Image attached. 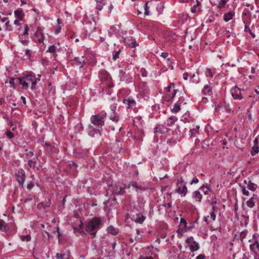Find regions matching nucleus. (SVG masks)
I'll use <instances>...</instances> for the list:
<instances>
[{"mask_svg":"<svg viewBox=\"0 0 259 259\" xmlns=\"http://www.w3.org/2000/svg\"><path fill=\"white\" fill-rule=\"evenodd\" d=\"M36 83H37L36 80L35 79H33V80L31 82V89L32 90H33V89H34L35 88Z\"/></svg>","mask_w":259,"mask_h":259,"instance_id":"052dcab7","label":"nucleus"},{"mask_svg":"<svg viewBox=\"0 0 259 259\" xmlns=\"http://www.w3.org/2000/svg\"><path fill=\"white\" fill-rule=\"evenodd\" d=\"M119 77L120 80L123 81L126 83L131 82L133 80L132 76L129 74L128 72H126L125 71L120 70L119 71Z\"/></svg>","mask_w":259,"mask_h":259,"instance_id":"1a4fd4ad","label":"nucleus"},{"mask_svg":"<svg viewBox=\"0 0 259 259\" xmlns=\"http://www.w3.org/2000/svg\"><path fill=\"white\" fill-rule=\"evenodd\" d=\"M218 203L217 202L216 200H213L211 202V205H212L213 212H217L218 211L219 207L218 206Z\"/></svg>","mask_w":259,"mask_h":259,"instance_id":"e433bc0d","label":"nucleus"},{"mask_svg":"<svg viewBox=\"0 0 259 259\" xmlns=\"http://www.w3.org/2000/svg\"><path fill=\"white\" fill-rule=\"evenodd\" d=\"M177 189L176 190V192L180 194H183L184 196H186L187 193V188L185 185L179 186L177 184Z\"/></svg>","mask_w":259,"mask_h":259,"instance_id":"4468645a","label":"nucleus"},{"mask_svg":"<svg viewBox=\"0 0 259 259\" xmlns=\"http://www.w3.org/2000/svg\"><path fill=\"white\" fill-rule=\"evenodd\" d=\"M241 192H242L243 194L245 196H249V191L246 190V188L244 186H240Z\"/></svg>","mask_w":259,"mask_h":259,"instance_id":"37998d69","label":"nucleus"},{"mask_svg":"<svg viewBox=\"0 0 259 259\" xmlns=\"http://www.w3.org/2000/svg\"><path fill=\"white\" fill-rule=\"evenodd\" d=\"M175 84L174 83H170L169 85L166 88L167 92H170L171 89H174Z\"/></svg>","mask_w":259,"mask_h":259,"instance_id":"6e6d98bb","label":"nucleus"},{"mask_svg":"<svg viewBox=\"0 0 259 259\" xmlns=\"http://www.w3.org/2000/svg\"><path fill=\"white\" fill-rule=\"evenodd\" d=\"M28 164L30 167H34L35 163L32 160L29 159L28 161Z\"/></svg>","mask_w":259,"mask_h":259,"instance_id":"bf43d9fd","label":"nucleus"},{"mask_svg":"<svg viewBox=\"0 0 259 259\" xmlns=\"http://www.w3.org/2000/svg\"><path fill=\"white\" fill-rule=\"evenodd\" d=\"M199 126L197 125L195 127L191 129L189 131L190 137H195L198 134Z\"/></svg>","mask_w":259,"mask_h":259,"instance_id":"393cba45","label":"nucleus"},{"mask_svg":"<svg viewBox=\"0 0 259 259\" xmlns=\"http://www.w3.org/2000/svg\"><path fill=\"white\" fill-rule=\"evenodd\" d=\"M87 130H88V134L91 137H94L95 134H97L99 132V130H98L97 128H95L91 124H89L88 125Z\"/></svg>","mask_w":259,"mask_h":259,"instance_id":"dca6fc26","label":"nucleus"},{"mask_svg":"<svg viewBox=\"0 0 259 259\" xmlns=\"http://www.w3.org/2000/svg\"><path fill=\"white\" fill-rule=\"evenodd\" d=\"M102 220L103 219L100 217L93 218L85 224V231L92 238H95L98 230L102 226Z\"/></svg>","mask_w":259,"mask_h":259,"instance_id":"f03ea898","label":"nucleus"},{"mask_svg":"<svg viewBox=\"0 0 259 259\" xmlns=\"http://www.w3.org/2000/svg\"><path fill=\"white\" fill-rule=\"evenodd\" d=\"M244 23L246 24L244 28V31L248 32L252 36V37L254 38L255 37V34L252 32L249 26L247 25V23H246L245 21H244Z\"/></svg>","mask_w":259,"mask_h":259,"instance_id":"473e14b6","label":"nucleus"},{"mask_svg":"<svg viewBox=\"0 0 259 259\" xmlns=\"http://www.w3.org/2000/svg\"><path fill=\"white\" fill-rule=\"evenodd\" d=\"M168 119L171 121V123H169V122L168 121V122H167V125L170 126L177 120V118L175 116H171Z\"/></svg>","mask_w":259,"mask_h":259,"instance_id":"a19ab883","label":"nucleus"},{"mask_svg":"<svg viewBox=\"0 0 259 259\" xmlns=\"http://www.w3.org/2000/svg\"><path fill=\"white\" fill-rule=\"evenodd\" d=\"M247 232H248L247 231L244 230V231H242L240 233L239 238L242 242H243V239L246 237V236L247 234Z\"/></svg>","mask_w":259,"mask_h":259,"instance_id":"79ce46f5","label":"nucleus"},{"mask_svg":"<svg viewBox=\"0 0 259 259\" xmlns=\"http://www.w3.org/2000/svg\"><path fill=\"white\" fill-rule=\"evenodd\" d=\"M19 83L22 85L23 88L24 89H27L28 87V84L26 82V81L24 79L23 77H20L18 78Z\"/></svg>","mask_w":259,"mask_h":259,"instance_id":"c85d7f7f","label":"nucleus"},{"mask_svg":"<svg viewBox=\"0 0 259 259\" xmlns=\"http://www.w3.org/2000/svg\"><path fill=\"white\" fill-rule=\"evenodd\" d=\"M162 131L161 128H160L159 126H158L154 128V133H161Z\"/></svg>","mask_w":259,"mask_h":259,"instance_id":"0e129e2a","label":"nucleus"},{"mask_svg":"<svg viewBox=\"0 0 259 259\" xmlns=\"http://www.w3.org/2000/svg\"><path fill=\"white\" fill-rule=\"evenodd\" d=\"M117 28L115 26H111L110 28V29L108 31V34L110 36H111L112 34H116Z\"/></svg>","mask_w":259,"mask_h":259,"instance_id":"2f4dec72","label":"nucleus"},{"mask_svg":"<svg viewBox=\"0 0 259 259\" xmlns=\"http://www.w3.org/2000/svg\"><path fill=\"white\" fill-rule=\"evenodd\" d=\"M109 118L115 122H118L119 119V117L117 113L114 114V117H109Z\"/></svg>","mask_w":259,"mask_h":259,"instance_id":"a18cd8bd","label":"nucleus"},{"mask_svg":"<svg viewBox=\"0 0 259 259\" xmlns=\"http://www.w3.org/2000/svg\"><path fill=\"white\" fill-rule=\"evenodd\" d=\"M107 113L104 111H102L99 113L93 115L91 117V122L96 126H102L104 125V118L106 117Z\"/></svg>","mask_w":259,"mask_h":259,"instance_id":"7ed1b4c3","label":"nucleus"},{"mask_svg":"<svg viewBox=\"0 0 259 259\" xmlns=\"http://www.w3.org/2000/svg\"><path fill=\"white\" fill-rule=\"evenodd\" d=\"M181 106L179 103H175L174 108L171 109V112L172 113L178 112L181 109Z\"/></svg>","mask_w":259,"mask_h":259,"instance_id":"7c9ffc66","label":"nucleus"},{"mask_svg":"<svg viewBox=\"0 0 259 259\" xmlns=\"http://www.w3.org/2000/svg\"><path fill=\"white\" fill-rule=\"evenodd\" d=\"M7 229V224L3 220H0V230L6 231Z\"/></svg>","mask_w":259,"mask_h":259,"instance_id":"f704fd0d","label":"nucleus"},{"mask_svg":"<svg viewBox=\"0 0 259 259\" xmlns=\"http://www.w3.org/2000/svg\"><path fill=\"white\" fill-rule=\"evenodd\" d=\"M19 40L24 46H27L29 42V40L28 39H23L20 36L19 37Z\"/></svg>","mask_w":259,"mask_h":259,"instance_id":"de8ad7c7","label":"nucleus"},{"mask_svg":"<svg viewBox=\"0 0 259 259\" xmlns=\"http://www.w3.org/2000/svg\"><path fill=\"white\" fill-rule=\"evenodd\" d=\"M24 79L28 83V84L31 83V82L35 79V77L32 75H27L23 76Z\"/></svg>","mask_w":259,"mask_h":259,"instance_id":"cd10ccee","label":"nucleus"},{"mask_svg":"<svg viewBox=\"0 0 259 259\" xmlns=\"http://www.w3.org/2000/svg\"><path fill=\"white\" fill-rule=\"evenodd\" d=\"M123 103L127 105V109L133 110L135 112L138 111L136 102L132 97H130L127 99H123Z\"/></svg>","mask_w":259,"mask_h":259,"instance_id":"423d86ee","label":"nucleus"},{"mask_svg":"<svg viewBox=\"0 0 259 259\" xmlns=\"http://www.w3.org/2000/svg\"><path fill=\"white\" fill-rule=\"evenodd\" d=\"M187 222L184 219L181 218L180 220V226L182 229H185L187 227Z\"/></svg>","mask_w":259,"mask_h":259,"instance_id":"ea45409f","label":"nucleus"},{"mask_svg":"<svg viewBox=\"0 0 259 259\" xmlns=\"http://www.w3.org/2000/svg\"><path fill=\"white\" fill-rule=\"evenodd\" d=\"M61 29V26L60 25H58L55 27V32L56 34H58Z\"/></svg>","mask_w":259,"mask_h":259,"instance_id":"13d9d810","label":"nucleus"},{"mask_svg":"<svg viewBox=\"0 0 259 259\" xmlns=\"http://www.w3.org/2000/svg\"><path fill=\"white\" fill-rule=\"evenodd\" d=\"M131 186L133 187H135L137 188L136 191L138 192L137 189H139L140 190H142V188L141 186H139L138 185L136 182H133L131 184Z\"/></svg>","mask_w":259,"mask_h":259,"instance_id":"4d7b16f0","label":"nucleus"},{"mask_svg":"<svg viewBox=\"0 0 259 259\" xmlns=\"http://www.w3.org/2000/svg\"><path fill=\"white\" fill-rule=\"evenodd\" d=\"M186 242L192 252L196 251L199 248V243L195 241L192 237L188 238Z\"/></svg>","mask_w":259,"mask_h":259,"instance_id":"0eeeda50","label":"nucleus"},{"mask_svg":"<svg viewBox=\"0 0 259 259\" xmlns=\"http://www.w3.org/2000/svg\"><path fill=\"white\" fill-rule=\"evenodd\" d=\"M177 103H179L180 105H181L182 103L184 104H186V103L185 102V99L184 97L183 96H181L179 98V100L177 102Z\"/></svg>","mask_w":259,"mask_h":259,"instance_id":"864d4df0","label":"nucleus"},{"mask_svg":"<svg viewBox=\"0 0 259 259\" xmlns=\"http://www.w3.org/2000/svg\"><path fill=\"white\" fill-rule=\"evenodd\" d=\"M124 189V187L119 186L115 184L111 186L110 188L107 191L106 195H108L109 191H110L113 195H123L125 193Z\"/></svg>","mask_w":259,"mask_h":259,"instance_id":"20e7f679","label":"nucleus"},{"mask_svg":"<svg viewBox=\"0 0 259 259\" xmlns=\"http://www.w3.org/2000/svg\"><path fill=\"white\" fill-rule=\"evenodd\" d=\"M199 189L202 190L205 194H208V192L210 191V188L207 186L204 185L200 187Z\"/></svg>","mask_w":259,"mask_h":259,"instance_id":"c9c22d12","label":"nucleus"},{"mask_svg":"<svg viewBox=\"0 0 259 259\" xmlns=\"http://www.w3.org/2000/svg\"><path fill=\"white\" fill-rule=\"evenodd\" d=\"M137 202H141L139 208L135 206L130 213L127 214L126 217H128L132 221L137 223L142 224L146 219V217L143 214L144 200L143 199H138Z\"/></svg>","mask_w":259,"mask_h":259,"instance_id":"f257e3e1","label":"nucleus"},{"mask_svg":"<svg viewBox=\"0 0 259 259\" xmlns=\"http://www.w3.org/2000/svg\"><path fill=\"white\" fill-rule=\"evenodd\" d=\"M107 231L108 233L111 234L112 235L115 236L119 233V230L118 228H115L113 226H109L107 228Z\"/></svg>","mask_w":259,"mask_h":259,"instance_id":"a211bd4d","label":"nucleus"},{"mask_svg":"<svg viewBox=\"0 0 259 259\" xmlns=\"http://www.w3.org/2000/svg\"><path fill=\"white\" fill-rule=\"evenodd\" d=\"M7 137L10 138V139H11V138H13L14 137V134L12 132H11L10 131H8L7 132V134H6Z\"/></svg>","mask_w":259,"mask_h":259,"instance_id":"69168bd1","label":"nucleus"},{"mask_svg":"<svg viewBox=\"0 0 259 259\" xmlns=\"http://www.w3.org/2000/svg\"><path fill=\"white\" fill-rule=\"evenodd\" d=\"M21 240L23 241H30L31 240V236L29 235H25V236H22L21 237Z\"/></svg>","mask_w":259,"mask_h":259,"instance_id":"09e8293b","label":"nucleus"},{"mask_svg":"<svg viewBox=\"0 0 259 259\" xmlns=\"http://www.w3.org/2000/svg\"><path fill=\"white\" fill-rule=\"evenodd\" d=\"M255 196V194H253V196L249 198L246 201V205L249 208H252L254 206L255 202L254 201V197Z\"/></svg>","mask_w":259,"mask_h":259,"instance_id":"b1692460","label":"nucleus"},{"mask_svg":"<svg viewBox=\"0 0 259 259\" xmlns=\"http://www.w3.org/2000/svg\"><path fill=\"white\" fill-rule=\"evenodd\" d=\"M5 27H6L7 30H8L9 31L12 30L11 26L9 25V21H7L6 22Z\"/></svg>","mask_w":259,"mask_h":259,"instance_id":"680f3d73","label":"nucleus"},{"mask_svg":"<svg viewBox=\"0 0 259 259\" xmlns=\"http://www.w3.org/2000/svg\"><path fill=\"white\" fill-rule=\"evenodd\" d=\"M124 44L132 48H135L138 44L136 42L135 39L132 36L126 37L123 38Z\"/></svg>","mask_w":259,"mask_h":259,"instance_id":"9b49d317","label":"nucleus"},{"mask_svg":"<svg viewBox=\"0 0 259 259\" xmlns=\"http://www.w3.org/2000/svg\"><path fill=\"white\" fill-rule=\"evenodd\" d=\"M16 179L20 186L23 187L25 180V175L24 170L22 169H19L15 174Z\"/></svg>","mask_w":259,"mask_h":259,"instance_id":"6e6552de","label":"nucleus"},{"mask_svg":"<svg viewBox=\"0 0 259 259\" xmlns=\"http://www.w3.org/2000/svg\"><path fill=\"white\" fill-rule=\"evenodd\" d=\"M244 183L247 184V188L252 191H254L257 189V185L251 182L250 181H249L247 183V181L244 180Z\"/></svg>","mask_w":259,"mask_h":259,"instance_id":"aec40b11","label":"nucleus"},{"mask_svg":"<svg viewBox=\"0 0 259 259\" xmlns=\"http://www.w3.org/2000/svg\"><path fill=\"white\" fill-rule=\"evenodd\" d=\"M202 92L205 95L210 96L212 93L211 88L208 85H206L204 87Z\"/></svg>","mask_w":259,"mask_h":259,"instance_id":"5701e85b","label":"nucleus"},{"mask_svg":"<svg viewBox=\"0 0 259 259\" xmlns=\"http://www.w3.org/2000/svg\"><path fill=\"white\" fill-rule=\"evenodd\" d=\"M57 259H67L68 257L65 254H62L59 253H57L56 255Z\"/></svg>","mask_w":259,"mask_h":259,"instance_id":"c03bdc74","label":"nucleus"},{"mask_svg":"<svg viewBox=\"0 0 259 259\" xmlns=\"http://www.w3.org/2000/svg\"><path fill=\"white\" fill-rule=\"evenodd\" d=\"M121 50L119 49L117 51H114L113 52V59L115 60L119 58V55L120 53Z\"/></svg>","mask_w":259,"mask_h":259,"instance_id":"58836bf2","label":"nucleus"},{"mask_svg":"<svg viewBox=\"0 0 259 259\" xmlns=\"http://www.w3.org/2000/svg\"><path fill=\"white\" fill-rule=\"evenodd\" d=\"M199 182L198 179L197 178V177H195L193 178L192 180L191 181L190 184L192 185L193 184H197Z\"/></svg>","mask_w":259,"mask_h":259,"instance_id":"e2e57ef3","label":"nucleus"},{"mask_svg":"<svg viewBox=\"0 0 259 259\" xmlns=\"http://www.w3.org/2000/svg\"><path fill=\"white\" fill-rule=\"evenodd\" d=\"M96 2V9L98 11H101L104 6L108 3L107 0H95Z\"/></svg>","mask_w":259,"mask_h":259,"instance_id":"f3484780","label":"nucleus"},{"mask_svg":"<svg viewBox=\"0 0 259 259\" xmlns=\"http://www.w3.org/2000/svg\"><path fill=\"white\" fill-rule=\"evenodd\" d=\"M56 50V47L55 45L51 46L48 50L47 51V52H49L51 53H55Z\"/></svg>","mask_w":259,"mask_h":259,"instance_id":"49530a36","label":"nucleus"},{"mask_svg":"<svg viewBox=\"0 0 259 259\" xmlns=\"http://www.w3.org/2000/svg\"><path fill=\"white\" fill-rule=\"evenodd\" d=\"M231 93L234 99L240 100L243 99L241 93V89L236 85L231 89Z\"/></svg>","mask_w":259,"mask_h":259,"instance_id":"9d476101","label":"nucleus"},{"mask_svg":"<svg viewBox=\"0 0 259 259\" xmlns=\"http://www.w3.org/2000/svg\"><path fill=\"white\" fill-rule=\"evenodd\" d=\"M45 144L46 145V150L48 152H51L52 154L58 153V149L56 146L49 145L46 143Z\"/></svg>","mask_w":259,"mask_h":259,"instance_id":"2eb2a0df","label":"nucleus"},{"mask_svg":"<svg viewBox=\"0 0 259 259\" xmlns=\"http://www.w3.org/2000/svg\"><path fill=\"white\" fill-rule=\"evenodd\" d=\"M71 62L73 65L79 66V68H82L84 64L83 57L80 58L75 57L74 59L71 60Z\"/></svg>","mask_w":259,"mask_h":259,"instance_id":"ddd939ff","label":"nucleus"},{"mask_svg":"<svg viewBox=\"0 0 259 259\" xmlns=\"http://www.w3.org/2000/svg\"><path fill=\"white\" fill-rule=\"evenodd\" d=\"M25 152L24 155L27 159H29L33 156V152L31 151H29L27 149L25 150Z\"/></svg>","mask_w":259,"mask_h":259,"instance_id":"4c0bfd02","label":"nucleus"},{"mask_svg":"<svg viewBox=\"0 0 259 259\" xmlns=\"http://www.w3.org/2000/svg\"><path fill=\"white\" fill-rule=\"evenodd\" d=\"M193 197L197 201L200 202L201 201L202 195L198 191H195L193 192Z\"/></svg>","mask_w":259,"mask_h":259,"instance_id":"a878e982","label":"nucleus"},{"mask_svg":"<svg viewBox=\"0 0 259 259\" xmlns=\"http://www.w3.org/2000/svg\"><path fill=\"white\" fill-rule=\"evenodd\" d=\"M203 220L207 224H209L210 223L215 220V214L213 212H212L210 214V216L208 215L207 217H205Z\"/></svg>","mask_w":259,"mask_h":259,"instance_id":"6ab92c4d","label":"nucleus"},{"mask_svg":"<svg viewBox=\"0 0 259 259\" xmlns=\"http://www.w3.org/2000/svg\"><path fill=\"white\" fill-rule=\"evenodd\" d=\"M140 91L144 94H146L148 92V89L147 84L145 82H141L139 85Z\"/></svg>","mask_w":259,"mask_h":259,"instance_id":"4be33fe9","label":"nucleus"},{"mask_svg":"<svg viewBox=\"0 0 259 259\" xmlns=\"http://www.w3.org/2000/svg\"><path fill=\"white\" fill-rule=\"evenodd\" d=\"M162 205L165 208H170L171 207V203L164 202L163 203Z\"/></svg>","mask_w":259,"mask_h":259,"instance_id":"774afa93","label":"nucleus"},{"mask_svg":"<svg viewBox=\"0 0 259 259\" xmlns=\"http://www.w3.org/2000/svg\"><path fill=\"white\" fill-rule=\"evenodd\" d=\"M258 237V235L257 234H254L252 236V238L248 240L249 242L250 243L249 245L250 249L253 253L259 249Z\"/></svg>","mask_w":259,"mask_h":259,"instance_id":"39448f33","label":"nucleus"},{"mask_svg":"<svg viewBox=\"0 0 259 259\" xmlns=\"http://www.w3.org/2000/svg\"><path fill=\"white\" fill-rule=\"evenodd\" d=\"M14 14L15 17L19 20H22L24 17V14L21 10H17L15 11Z\"/></svg>","mask_w":259,"mask_h":259,"instance_id":"bb28decb","label":"nucleus"},{"mask_svg":"<svg viewBox=\"0 0 259 259\" xmlns=\"http://www.w3.org/2000/svg\"><path fill=\"white\" fill-rule=\"evenodd\" d=\"M254 259H259V249L253 253Z\"/></svg>","mask_w":259,"mask_h":259,"instance_id":"338daca9","label":"nucleus"},{"mask_svg":"<svg viewBox=\"0 0 259 259\" xmlns=\"http://www.w3.org/2000/svg\"><path fill=\"white\" fill-rule=\"evenodd\" d=\"M149 7L148 6V3H146L144 5V10L145 12L144 14L145 15H149Z\"/></svg>","mask_w":259,"mask_h":259,"instance_id":"5fc2aeb1","label":"nucleus"},{"mask_svg":"<svg viewBox=\"0 0 259 259\" xmlns=\"http://www.w3.org/2000/svg\"><path fill=\"white\" fill-rule=\"evenodd\" d=\"M205 74L206 76H209L212 77L213 76V73H212L210 69L207 68L205 71Z\"/></svg>","mask_w":259,"mask_h":259,"instance_id":"603ef678","label":"nucleus"},{"mask_svg":"<svg viewBox=\"0 0 259 259\" xmlns=\"http://www.w3.org/2000/svg\"><path fill=\"white\" fill-rule=\"evenodd\" d=\"M34 35L39 43H44L45 36L42 33V30L41 28H37L36 32H35Z\"/></svg>","mask_w":259,"mask_h":259,"instance_id":"f8f14e48","label":"nucleus"},{"mask_svg":"<svg viewBox=\"0 0 259 259\" xmlns=\"http://www.w3.org/2000/svg\"><path fill=\"white\" fill-rule=\"evenodd\" d=\"M29 30V28L28 27V25L25 24L24 25V31L23 33V35H28Z\"/></svg>","mask_w":259,"mask_h":259,"instance_id":"3c124183","label":"nucleus"},{"mask_svg":"<svg viewBox=\"0 0 259 259\" xmlns=\"http://www.w3.org/2000/svg\"><path fill=\"white\" fill-rule=\"evenodd\" d=\"M158 255L156 254H151L149 256H140L139 259H158Z\"/></svg>","mask_w":259,"mask_h":259,"instance_id":"c756f323","label":"nucleus"},{"mask_svg":"<svg viewBox=\"0 0 259 259\" xmlns=\"http://www.w3.org/2000/svg\"><path fill=\"white\" fill-rule=\"evenodd\" d=\"M110 109L113 114L117 113L116 110L117 109V104L114 103L110 106Z\"/></svg>","mask_w":259,"mask_h":259,"instance_id":"8fccbe9b","label":"nucleus"},{"mask_svg":"<svg viewBox=\"0 0 259 259\" xmlns=\"http://www.w3.org/2000/svg\"><path fill=\"white\" fill-rule=\"evenodd\" d=\"M259 152V146L258 145H253L252 148L251 155L252 156L255 155Z\"/></svg>","mask_w":259,"mask_h":259,"instance_id":"72a5a7b5","label":"nucleus"},{"mask_svg":"<svg viewBox=\"0 0 259 259\" xmlns=\"http://www.w3.org/2000/svg\"><path fill=\"white\" fill-rule=\"evenodd\" d=\"M235 15V13L233 11H231L228 13H225L224 15V20L226 22H228L231 20Z\"/></svg>","mask_w":259,"mask_h":259,"instance_id":"412c9836","label":"nucleus"}]
</instances>
